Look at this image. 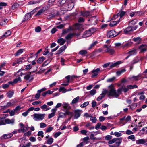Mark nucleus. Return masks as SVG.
Returning a JSON list of instances; mask_svg holds the SVG:
<instances>
[{
    "label": "nucleus",
    "mask_w": 147,
    "mask_h": 147,
    "mask_svg": "<svg viewBox=\"0 0 147 147\" xmlns=\"http://www.w3.org/2000/svg\"><path fill=\"white\" fill-rule=\"evenodd\" d=\"M47 125L44 123H41L40 124V127L41 128H43L45 127Z\"/></svg>",
    "instance_id": "obj_63"
},
{
    "label": "nucleus",
    "mask_w": 147,
    "mask_h": 147,
    "mask_svg": "<svg viewBox=\"0 0 147 147\" xmlns=\"http://www.w3.org/2000/svg\"><path fill=\"white\" fill-rule=\"evenodd\" d=\"M19 5L17 3H14L12 6V9L14 10L19 7Z\"/></svg>",
    "instance_id": "obj_46"
},
{
    "label": "nucleus",
    "mask_w": 147,
    "mask_h": 147,
    "mask_svg": "<svg viewBox=\"0 0 147 147\" xmlns=\"http://www.w3.org/2000/svg\"><path fill=\"white\" fill-rule=\"evenodd\" d=\"M40 1L39 0L38 1H29L28 3V5H32L36 4L38 3H40Z\"/></svg>",
    "instance_id": "obj_34"
},
{
    "label": "nucleus",
    "mask_w": 147,
    "mask_h": 147,
    "mask_svg": "<svg viewBox=\"0 0 147 147\" xmlns=\"http://www.w3.org/2000/svg\"><path fill=\"white\" fill-rule=\"evenodd\" d=\"M67 46L64 45L61 47L59 50L57 51L56 54H59L64 51L67 48Z\"/></svg>",
    "instance_id": "obj_12"
},
{
    "label": "nucleus",
    "mask_w": 147,
    "mask_h": 147,
    "mask_svg": "<svg viewBox=\"0 0 147 147\" xmlns=\"http://www.w3.org/2000/svg\"><path fill=\"white\" fill-rule=\"evenodd\" d=\"M31 74V72H30L26 74L25 76L24 77V79L26 80H29L30 78V75Z\"/></svg>",
    "instance_id": "obj_29"
},
{
    "label": "nucleus",
    "mask_w": 147,
    "mask_h": 147,
    "mask_svg": "<svg viewBox=\"0 0 147 147\" xmlns=\"http://www.w3.org/2000/svg\"><path fill=\"white\" fill-rule=\"evenodd\" d=\"M108 91L107 90H105L102 92V93L100 94V95L104 96L105 97V95L106 94L108 95Z\"/></svg>",
    "instance_id": "obj_56"
},
{
    "label": "nucleus",
    "mask_w": 147,
    "mask_h": 147,
    "mask_svg": "<svg viewBox=\"0 0 147 147\" xmlns=\"http://www.w3.org/2000/svg\"><path fill=\"white\" fill-rule=\"evenodd\" d=\"M76 76H71L70 75H68L65 77V78L67 79V81L66 82V83H62L61 84L62 85L64 86H66L69 85V83L70 81V80H72L73 78H76Z\"/></svg>",
    "instance_id": "obj_3"
},
{
    "label": "nucleus",
    "mask_w": 147,
    "mask_h": 147,
    "mask_svg": "<svg viewBox=\"0 0 147 147\" xmlns=\"http://www.w3.org/2000/svg\"><path fill=\"white\" fill-rule=\"evenodd\" d=\"M14 94L13 91H9L7 93V96L9 98H11Z\"/></svg>",
    "instance_id": "obj_25"
},
{
    "label": "nucleus",
    "mask_w": 147,
    "mask_h": 147,
    "mask_svg": "<svg viewBox=\"0 0 147 147\" xmlns=\"http://www.w3.org/2000/svg\"><path fill=\"white\" fill-rule=\"evenodd\" d=\"M21 81V78L19 77L18 78H15L13 80V82L14 83H17L18 81Z\"/></svg>",
    "instance_id": "obj_58"
},
{
    "label": "nucleus",
    "mask_w": 147,
    "mask_h": 147,
    "mask_svg": "<svg viewBox=\"0 0 147 147\" xmlns=\"http://www.w3.org/2000/svg\"><path fill=\"white\" fill-rule=\"evenodd\" d=\"M13 134L11 133L9 134H5L3 135L2 137H3L4 139H6L11 138Z\"/></svg>",
    "instance_id": "obj_17"
},
{
    "label": "nucleus",
    "mask_w": 147,
    "mask_h": 147,
    "mask_svg": "<svg viewBox=\"0 0 147 147\" xmlns=\"http://www.w3.org/2000/svg\"><path fill=\"white\" fill-rule=\"evenodd\" d=\"M121 90L120 94H122V91H123L124 92H126L128 91V88L127 87H126L125 86H123L121 88H119Z\"/></svg>",
    "instance_id": "obj_18"
},
{
    "label": "nucleus",
    "mask_w": 147,
    "mask_h": 147,
    "mask_svg": "<svg viewBox=\"0 0 147 147\" xmlns=\"http://www.w3.org/2000/svg\"><path fill=\"white\" fill-rule=\"evenodd\" d=\"M35 31L36 32H39L41 30V28L40 26H38L35 28Z\"/></svg>",
    "instance_id": "obj_54"
},
{
    "label": "nucleus",
    "mask_w": 147,
    "mask_h": 147,
    "mask_svg": "<svg viewBox=\"0 0 147 147\" xmlns=\"http://www.w3.org/2000/svg\"><path fill=\"white\" fill-rule=\"evenodd\" d=\"M47 143L48 144H51L53 142V139L52 137H50L47 141Z\"/></svg>",
    "instance_id": "obj_32"
},
{
    "label": "nucleus",
    "mask_w": 147,
    "mask_h": 147,
    "mask_svg": "<svg viewBox=\"0 0 147 147\" xmlns=\"http://www.w3.org/2000/svg\"><path fill=\"white\" fill-rule=\"evenodd\" d=\"M105 53H109L111 55H113L115 53V51L114 49L109 47L105 50Z\"/></svg>",
    "instance_id": "obj_9"
},
{
    "label": "nucleus",
    "mask_w": 147,
    "mask_h": 147,
    "mask_svg": "<svg viewBox=\"0 0 147 147\" xmlns=\"http://www.w3.org/2000/svg\"><path fill=\"white\" fill-rule=\"evenodd\" d=\"M101 71L99 68H97L96 69H94L91 71V73L93 74L91 76L92 78H94L97 76L98 74Z\"/></svg>",
    "instance_id": "obj_7"
},
{
    "label": "nucleus",
    "mask_w": 147,
    "mask_h": 147,
    "mask_svg": "<svg viewBox=\"0 0 147 147\" xmlns=\"http://www.w3.org/2000/svg\"><path fill=\"white\" fill-rule=\"evenodd\" d=\"M71 30V26H69L68 28L63 30L62 31V34H65L68 33L69 31Z\"/></svg>",
    "instance_id": "obj_27"
},
{
    "label": "nucleus",
    "mask_w": 147,
    "mask_h": 147,
    "mask_svg": "<svg viewBox=\"0 0 147 147\" xmlns=\"http://www.w3.org/2000/svg\"><path fill=\"white\" fill-rule=\"evenodd\" d=\"M7 5V4L5 3H0V10L2 9L3 6H6Z\"/></svg>",
    "instance_id": "obj_57"
},
{
    "label": "nucleus",
    "mask_w": 147,
    "mask_h": 147,
    "mask_svg": "<svg viewBox=\"0 0 147 147\" xmlns=\"http://www.w3.org/2000/svg\"><path fill=\"white\" fill-rule=\"evenodd\" d=\"M45 59V58L44 57L42 56L39 57L37 60V62L39 64L41 63Z\"/></svg>",
    "instance_id": "obj_28"
},
{
    "label": "nucleus",
    "mask_w": 147,
    "mask_h": 147,
    "mask_svg": "<svg viewBox=\"0 0 147 147\" xmlns=\"http://www.w3.org/2000/svg\"><path fill=\"white\" fill-rule=\"evenodd\" d=\"M7 19H4L3 20L0 22V25L1 26H3L5 25L7 23Z\"/></svg>",
    "instance_id": "obj_40"
},
{
    "label": "nucleus",
    "mask_w": 147,
    "mask_h": 147,
    "mask_svg": "<svg viewBox=\"0 0 147 147\" xmlns=\"http://www.w3.org/2000/svg\"><path fill=\"white\" fill-rule=\"evenodd\" d=\"M44 115L41 114H34V119L35 120L37 119L42 120L44 119Z\"/></svg>",
    "instance_id": "obj_6"
},
{
    "label": "nucleus",
    "mask_w": 147,
    "mask_h": 147,
    "mask_svg": "<svg viewBox=\"0 0 147 147\" xmlns=\"http://www.w3.org/2000/svg\"><path fill=\"white\" fill-rule=\"evenodd\" d=\"M89 31L87 30L84 32V36L85 37H88L90 36L91 34V33H90L89 32Z\"/></svg>",
    "instance_id": "obj_48"
},
{
    "label": "nucleus",
    "mask_w": 147,
    "mask_h": 147,
    "mask_svg": "<svg viewBox=\"0 0 147 147\" xmlns=\"http://www.w3.org/2000/svg\"><path fill=\"white\" fill-rule=\"evenodd\" d=\"M11 34V31L9 30L7 31L3 35L1 38H5L7 37L10 36Z\"/></svg>",
    "instance_id": "obj_13"
},
{
    "label": "nucleus",
    "mask_w": 147,
    "mask_h": 147,
    "mask_svg": "<svg viewBox=\"0 0 147 147\" xmlns=\"http://www.w3.org/2000/svg\"><path fill=\"white\" fill-rule=\"evenodd\" d=\"M90 121L94 123H95L97 121V119L95 117H92V118L90 119Z\"/></svg>",
    "instance_id": "obj_64"
},
{
    "label": "nucleus",
    "mask_w": 147,
    "mask_h": 147,
    "mask_svg": "<svg viewBox=\"0 0 147 147\" xmlns=\"http://www.w3.org/2000/svg\"><path fill=\"white\" fill-rule=\"evenodd\" d=\"M112 137V136L109 135H108L105 136V138L106 140H109L111 139Z\"/></svg>",
    "instance_id": "obj_62"
},
{
    "label": "nucleus",
    "mask_w": 147,
    "mask_h": 147,
    "mask_svg": "<svg viewBox=\"0 0 147 147\" xmlns=\"http://www.w3.org/2000/svg\"><path fill=\"white\" fill-rule=\"evenodd\" d=\"M145 77H143L142 75L139 74L136 76H130L128 78L129 81H138L140 80L141 78H144Z\"/></svg>",
    "instance_id": "obj_2"
},
{
    "label": "nucleus",
    "mask_w": 147,
    "mask_h": 147,
    "mask_svg": "<svg viewBox=\"0 0 147 147\" xmlns=\"http://www.w3.org/2000/svg\"><path fill=\"white\" fill-rule=\"evenodd\" d=\"M68 8L69 10H71L74 7V3H69L68 4Z\"/></svg>",
    "instance_id": "obj_39"
},
{
    "label": "nucleus",
    "mask_w": 147,
    "mask_h": 147,
    "mask_svg": "<svg viewBox=\"0 0 147 147\" xmlns=\"http://www.w3.org/2000/svg\"><path fill=\"white\" fill-rule=\"evenodd\" d=\"M125 71L126 70L125 69H123L120 71H117L116 74L117 75L119 76L123 73L125 72Z\"/></svg>",
    "instance_id": "obj_38"
},
{
    "label": "nucleus",
    "mask_w": 147,
    "mask_h": 147,
    "mask_svg": "<svg viewBox=\"0 0 147 147\" xmlns=\"http://www.w3.org/2000/svg\"><path fill=\"white\" fill-rule=\"evenodd\" d=\"M109 87V88L108 91V96L117 98L120 95L121 90L120 89H118L116 91L112 84L110 85Z\"/></svg>",
    "instance_id": "obj_1"
},
{
    "label": "nucleus",
    "mask_w": 147,
    "mask_h": 147,
    "mask_svg": "<svg viewBox=\"0 0 147 147\" xmlns=\"http://www.w3.org/2000/svg\"><path fill=\"white\" fill-rule=\"evenodd\" d=\"M125 13V12L124 11H121L118 13L119 16L120 18H121Z\"/></svg>",
    "instance_id": "obj_41"
},
{
    "label": "nucleus",
    "mask_w": 147,
    "mask_h": 147,
    "mask_svg": "<svg viewBox=\"0 0 147 147\" xmlns=\"http://www.w3.org/2000/svg\"><path fill=\"white\" fill-rule=\"evenodd\" d=\"M89 104V102L88 101L86 102H84V103L81 104L80 105V107L81 108H84L86 106L88 105Z\"/></svg>",
    "instance_id": "obj_50"
},
{
    "label": "nucleus",
    "mask_w": 147,
    "mask_h": 147,
    "mask_svg": "<svg viewBox=\"0 0 147 147\" xmlns=\"http://www.w3.org/2000/svg\"><path fill=\"white\" fill-rule=\"evenodd\" d=\"M79 99L80 97L79 96H77L75 98L72 100L71 104H74L77 103L78 102Z\"/></svg>",
    "instance_id": "obj_26"
},
{
    "label": "nucleus",
    "mask_w": 147,
    "mask_h": 147,
    "mask_svg": "<svg viewBox=\"0 0 147 147\" xmlns=\"http://www.w3.org/2000/svg\"><path fill=\"white\" fill-rule=\"evenodd\" d=\"M75 114L74 115V118L77 119L81 115V113H80L79 110H76L75 111Z\"/></svg>",
    "instance_id": "obj_23"
},
{
    "label": "nucleus",
    "mask_w": 147,
    "mask_h": 147,
    "mask_svg": "<svg viewBox=\"0 0 147 147\" xmlns=\"http://www.w3.org/2000/svg\"><path fill=\"white\" fill-rule=\"evenodd\" d=\"M147 142L145 139H140L136 140V143L137 144H144Z\"/></svg>",
    "instance_id": "obj_11"
},
{
    "label": "nucleus",
    "mask_w": 147,
    "mask_h": 147,
    "mask_svg": "<svg viewBox=\"0 0 147 147\" xmlns=\"http://www.w3.org/2000/svg\"><path fill=\"white\" fill-rule=\"evenodd\" d=\"M15 120L14 119H12L10 120L8 119H6L5 120V123L6 124H13Z\"/></svg>",
    "instance_id": "obj_15"
},
{
    "label": "nucleus",
    "mask_w": 147,
    "mask_h": 147,
    "mask_svg": "<svg viewBox=\"0 0 147 147\" xmlns=\"http://www.w3.org/2000/svg\"><path fill=\"white\" fill-rule=\"evenodd\" d=\"M127 87L128 88V89H133L134 88H136L138 87V86L136 85H128L127 86Z\"/></svg>",
    "instance_id": "obj_36"
},
{
    "label": "nucleus",
    "mask_w": 147,
    "mask_h": 147,
    "mask_svg": "<svg viewBox=\"0 0 147 147\" xmlns=\"http://www.w3.org/2000/svg\"><path fill=\"white\" fill-rule=\"evenodd\" d=\"M96 93V90L95 89H92L90 91V94L93 96Z\"/></svg>",
    "instance_id": "obj_55"
},
{
    "label": "nucleus",
    "mask_w": 147,
    "mask_h": 147,
    "mask_svg": "<svg viewBox=\"0 0 147 147\" xmlns=\"http://www.w3.org/2000/svg\"><path fill=\"white\" fill-rule=\"evenodd\" d=\"M31 134V133L30 131H29L26 133H24V136H29Z\"/></svg>",
    "instance_id": "obj_59"
},
{
    "label": "nucleus",
    "mask_w": 147,
    "mask_h": 147,
    "mask_svg": "<svg viewBox=\"0 0 147 147\" xmlns=\"http://www.w3.org/2000/svg\"><path fill=\"white\" fill-rule=\"evenodd\" d=\"M120 22V19L117 21H112L109 24V26L110 27H113L115 26L117 23H118Z\"/></svg>",
    "instance_id": "obj_19"
},
{
    "label": "nucleus",
    "mask_w": 147,
    "mask_h": 147,
    "mask_svg": "<svg viewBox=\"0 0 147 147\" xmlns=\"http://www.w3.org/2000/svg\"><path fill=\"white\" fill-rule=\"evenodd\" d=\"M40 93H39L38 91H37V93L36 94L35 96V98L37 99H38L40 97Z\"/></svg>",
    "instance_id": "obj_60"
},
{
    "label": "nucleus",
    "mask_w": 147,
    "mask_h": 147,
    "mask_svg": "<svg viewBox=\"0 0 147 147\" xmlns=\"http://www.w3.org/2000/svg\"><path fill=\"white\" fill-rule=\"evenodd\" d=\"M125 121L124 123V125L127 122L130 121L131 120V117L128 115L126 118H125Z\"/></svg>",
    "instance_id": "obj_45"
},
{
    "label": "nucleus",
    "mask_w": 147,
    "mask_h": 147,
    "mask_svg": "<svg viewBox=\"0 0 147 147\" xmlns=\"http://www.w3.org/2000/svg\"><path fill=\"white\" fill-rule=\"evenodd\" d=\"M66 40L63 39V38H60L58 39L57 40V42L60 44V45H63L65 42Z\"/></svg>",
    "instance_id": "obj_22"
},
{
    "label": "nucleus",
    "mask_w": 147,
    "mask_h": 147,
    "mask_svg": "<svg viewBox=\"0 0 147 147\" xmlns=\"http://www.w3.org/2000/svg\"><path fill=\"white\" fill-rule=\"evenodd\" d=\"M74 36V33H70L68 34L67 36H66L65 38L67 40L69 39H71L72 38V37Z\"/></svg>",
    "instance_id": "obj_31"
},
{
    "label": "nucleus",
    "mask_w": 147,
    "mask_h": 147,
    "mask_svg": "<svg viewBox=\"0 0 147 147\" xmlns=\"http://www.w3.org/2000/svg\"><path fill=\"white\" fill-rule=\"evenodd\" d=\"M119 32L117 34L115 31L111 30L108 32L107 34V37L112 38L119 34Z\"/></svg>",
    "instance_id": "obj_5"
},
{
    "label": "nucleus",
    "mask_w": 147,
    "mask_h": 147,
    "mask_svg": "<svg viewBox=\"0 0 147 147\" xmlns=\"http://www.w3.org/2000/svg\"><path fill=\"white\" fill-rule=\"evenodd\" d=\"M31 17L30 16V15L28 13H27L24 17V18L23 20L22 21V22L26 21L28 20H29L31 18Z\"/></svg>",
    "instance_id": "obj_24"
},
{
    "label": "nucleus",
    "mask_w": 147,
    "mask_h": 147,
    "mask_svg": "<svg viewBox=\"0 0 147 147\" xmlns=\"http://www.w3.org/2000/svg\"><path fill=\"white\" fill-rule=\"evenodd\" d=\"M24 60V57L20 58L17 60L16 61V63L17 64H21L23 62V61Z\"/></svg>",
    "instance_id": "obj_37"
},
{
    "label": "nucleus",
    "mask_w": 147,
    "mask_h": 147,
    "mask_svg": "<svg viewBox=\"0 0 147 147\" xmlns=\"http://www.w3.org/2000/svg\"><path fill=\"white\" fill-rule=\"evenodd\" d=\"M44 133L42 131H39L38 133V136H41L42 138H43L44 137L43 135Z\"/></svg>",
    "instance_id": "obj_51"
},
{
    "label": "nucleus",
    "mask_w": 147,
    "mask_h": 147,
    "mask_svg": "<svg viewBox=\"0 0 147 147\" xmlns=\"http://www.w3.org/2000/svg\"><path fill=\"white\" fill-rule=\"evenodd\" d=\"M66 0H59L57 3L59 6L61 7L63 6L66 3Z\"/></svg>",
    "instance_id": "obj_20"
},
{
    "label": "nucleus",
    "mask_w": 147,
    "mask_h": 147,
    "mask_svg": "<svg viewBox=\"0 0 147 147\" xmlns=\"http://www.w3.org/2000/svg\"><path fill=\"white\" fill-rule=\"evenodd\" d=\"M101 125V123H98L96 125V126L95 127V129L96 130H98L99 129Z\"/></svg>",
    "instance_id": "obj_61"
},
{
    "label": "nucleus",
    "mask_w": 147,
    "mask_h": 147,
    "mask_svg": "<svg viewBox=\"0 0 147 147\" xmlns=\"http://www.w3.org/2000/svg\"><path fill=\"white\" fill-rule=\"evenodd\" d=\"M127 139H130L133 141H134L135 140V137L134 135H132L129 136L127 137Z\"/></svg>",
    "instance_id": "obj_47"
},
{
    "label": "nucleus",
    "mask_w": 147,
    "mask_h": 147,
    "mask_svg": "<svg viewBox=\"0 0 147 147\" xmlns=\"http://www.w3.org/2000/svg\"><path fill=\"white\" fill-rule=\"evenodd\" d=\"M137 28V26H136L134 27L130 26L124 30V33L126 34H128L130 32H132L136 30Z\"/></svg>",
    "instance_id": "obj_4"
},
{
    "label": "nucleus",
    "mask_w": 147,
    "mask_h": 147,
    "mask_svg": "<svg viewBox=\"0 0 147 147\" xmlns=\"http://www.w3.org/2000/svg\"><path fill=\"white\" fill-rule=\"evenodd\" d=\"M140 49V52L144 53L146 52L147 49V45L146 44H142L139 47Z\"/></svg>",
    "instance_id": "obj_8"
},
{
    "label": "nucleus",
    "mask_w": 147,
    "mask_h": 147,
    "mask_svg": "<svg viewBox=\"0 0 147 147\" xmlns=\"http://www.w3.org/2000/svg\"><path fill=\"white\" fill-rule=\"evenodd\" d=\"M25 51L24 49H20L18 50L14 54L15 56H18L21 54Z\"/></svg>",
    "instance_id": "obj_16"
},
{
    "label": "nucleus",
    "mask_w": 147,
    "mask_h": 147,
    "mask_svg": "<svg viewBox=\"0 0 147 147\" xmlns=\"http://www.w3.org/2000/svg\"><path fill=\"white\" fill-rule=\"evenodd\" d=\"M88 31H89V32L90 33H91V34L92 35L96 31V29L94 28H92L89 29L88 30Z\"/></svg>",
    "instance_id": "obj_53"
},
{
    "label": "nucleus",
    "mask_w": 147,
    "mask_h": 147,
    "mask_svg": "<svg viewBox=\"0 0 147 147\" xmlns=\"http://www.w3.org/2000/svg\"><path fill=\"white\" fill-rule=\"evenodd\" d=\"M60 92H62L63 93H65L67 92V90L64 87H61L59 89Z\"/></svg>",
    "instance_id": "obj_44"
},
{
    "label": "nucleus",
    "mask_w": 147,
    "mask_h": 147,
    "mask_svg": "<svg viewBox=\"0 0 147 147\" xmlns=\"http://www.w3.org/2000/svg\"><path fill=\"white\" fill-rule=\"evenodd\" d=\"M91 136L90 137V138L91 139H92V140H100L101 139V138H97L96 137H94V134H92L91 135Z\"/></svg>",
    "instance_id": "obj_52"
},
{
    "label": "nucleus",
    "mask_w": 147,
    "mask_h": 147,
    "mask_svg": "<svg viewBox=\"0 0 147 147\" xmlns=\"http://www.w3.org/2000/svg\"><path fill=\"white\" fill-rule=\"evenodd\" d=\"M57 14H58V13L57 11H56V12H52L47 16V19H49L54 17Z\"/></svg>",
    "instance_id": "obj_14"
},
{
    "label": "nucleus",
    "mask_w": 147,
    "mask_h": 147,
    "mask_svg": "<svg viewBox=\"0 0 147 147\" xmlns=\"http://www.w3.org/2000/svg\"><path fill=\"white\" fill-rule=\"evenodd\" d=\"M63 107L67 110H69L71 109V107L67 103H64L63 104Z\"/></svg>",
    "instance_id": "obj_30"
},
{
    "label": "nucleus",
    "mask_w": 147,
    "mask_h": 147,
    "mask_svg": "<svg viewBox=\"0 0 147 147\" xmlns=\"http://www.w3.org/2000/svg\"><path fill=\"white\" fill-rule=\"evenodd\" d=\"M133 40L135 42H140L141 41V39L140 37H138L134 38L133 39Z\"/></svg>",
    "instance_id": "obj_42"
},
{
    "label": "nucleus",
    "mask_w": 147,
    "mask_h": 147,
    "mask_svg": "<svg viewBox=\"0 0 147 147\" xmlns=\"http://www.w3.org/2000/svg\"><path fill=\"white\" fill-rule=\"evenodd\" d=\"M115 144L117 146H119L122 142V138H115Z\"/></svg>",
    "instance_id": "obj_10"
},
{
    "label": "nucleus",
    "mask_w": 147,
    "mask_h": 147,
    "mask_svg": "<svg viewBox=\"0 0 147 147\" xmlns=\"http://www.w3.org/2000/svg\"><path fill=\"white\" fill-rule=\"evenodd\" d=\"M116 79L115 77H113L109 78L107 80V82H113Z\"/></svg>",
    "instance_id": "obj_43"
},
{
    "label": "nucleus",
    "mask_w": 147,
    "mask_h": 147,
    "mask_svg": "<svg viewBox=\"0 0 147 147\" xmlns=\"http://www.w3.org/2000/svg\"><path fill=\"white\" fill-rule=\"evenodd\" d=\"M87 53V51L86 50H82L80 51L79 53L81 55H83L86 54Z\"/></svg>",
    "instance_id": "obj_49"
},
{
    "label": "nucleus",
    "mask_w": 147,
    "mask_h": 147,
    "mask_svg": "<svg viewBox=\"0 0 147 147\" xmlns=\"http://www.w3.org/2000/svg\"><path fill=\"white\" fill-rule=\"evenodd\" d=\"M131 45V42H128L125 43L124 45L122 46V47L124 49L125 48H127L130 46Z\"/></svg>",
    "instance_id": "obj_33"
},
{
    "label": "nucleus",
    "mask_w": 147,
    "mask_h": 147,
    "mask_svg": "<svg viewBox=\"0 0 147 147\" xmlns=\"http://www.w3.org/2000/svg\"><path fill=\"white\" fill-rule=\"evenodd\" d=\"M137 21L138 20L136 19L132 20L131 21L129 22V25L132 26L136 24Z\"/></svg>",
    "instance_id": "obj_21"
},
{
    "label": "nucleus",
    "mask_w": 147,
    "mask_h": 147,
    "mask_svg": "<svg viewBox=\"0 0 147 147\" xmlns=\"http://www.w3.org/2000/svg\"><path fill=\"white\" fill-rule=\"evenodd\" d=\"M128 53L131 56L134 55L136 53V50L135 49L131 50L129 51Z\"/></svg>",
    "instance_id": "obj_35"
}]
</instances>
